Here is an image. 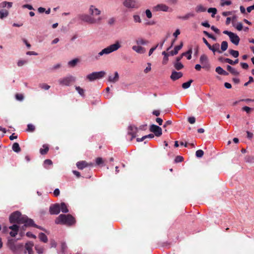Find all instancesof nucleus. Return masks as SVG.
Listing matches in <instances>:
<instances>
[{
    "label": "nucleus",
    "mask_w": 254,
    "mask_h": 254,
    "mask_svg": "<svg viewBox=\"0 0 254 254\" xmlns=\"http://www.w3.org/2000/svg\"><path fill=\"white\" fill-rule=\"evenodd\" d=\"M88 12L89 14H80L77 15V17L82 21L90 24L101 23L102 18L99 16L101 13L100 10L96 7L95 6L91 5L89 6Z\"/></svg>",
    "instance_id": "obj_1"
},
{
    "label": "nucleus",
    "mask_w": 254,
    "mask_h": 254,
    "mask_svg": "<svg viewBox=\"0 0 254 254\" xmlns=\"http://www.w3.org/2000/svg\"><path fill=\"white\" fill-rule=\"evenodd\" d=\"M9 221L11 223L24 224V226H27L28 224H31L33 223L32 219L28 218L25 215H22L18 211H15L11 214L9 216Z\"/></svg>",
    "instance_id": "obj_2"
},
{
    "label": "nucleus",
    "mask_w": 254,
    "mask_h": 254,
    "mask_svg": "<svg viewBox=\"0 0 254 254\" xmlns=\"http://www.w3.org/2000/svg\"><path fill=\"white\" fill-rule=\"evenodd\" d=\"M121 45L120 42L118 41H117L115 42V43L110 45L107 48L103 49L97 55L93 56V59L94 60H98L100 59L101 56H102L104 55H108L114 51H116L118 50L120 48H121Z\"/></svg>",
    "instance_id": "obj_3"
},
{
    "label": "nucleus",
    "mask_w": 254,
    "mask_h": 254,
    "mask_svg": "<svg viewBox=\"0 0 254 254\" xmlns=\"http://www.w3.org/2000/svg\"><path fill=\"white\" fill-rule=\"evenodd\" d=\"M75 223V218L70 214H60L55 220L57 224L71 226Z\"/></svg>",
    "instance_id": "obj_4"
},
{
    "label": "nucleus",
    "mask_w": 254,
    "mask_h": 254,
    "mask_svg": "<svg viewBox=\"0 0 254 254\" xmlns=\"http://www.w3.org/2000/svg\"><path fill=\"white\" fill-rule=\"evenodd\" d=\"M123 4L128 8H138L140 6L138 0H124Z\"/></svg>",
    "instance_id": "obj_5"
},
{
    "label": "nucleus",
    "mask_w": 254,
    "mask_h": 254,
    "mask_svg": "<svg viewBox=\"0 0 254 254\" xmlns=\"http://www.w3.org/2000/svg\"><path fill=\"white\" fill-rule=\"evenodd\" d=\"M106 72L104 71L99 72H93L86 76V78L89 81H93L96 79H100L104 77Z\"/></svg>",
    "instance_id": "obj_6"
},
{
    "label": "nucleus",
    "mask_w": 254,
    "mask_h": 254,
    "mask_svg": "<svg viewBox=\"0 0 254 254\" xmlns=\"http://www.w3.org/2000/svg\"><path fill=\"white\" fill-rule=\"evenodd\" d=\"M223 33L227 35L229 37L230 41L232 43L235 45H238L239 44L240 39L239 37L236 34L227 30L224 31Z\"/></svg>",
    "instance_id": "obj_7"
},
{
    "label": "nucleus",
    "mask_w": 254,
    "mask_h": 254,
    "mask_svg": "<svg viewBox=\"0 0 254 254\" xmlns=\"http://www.w3.org/2000/svg\"><path fill=\"white\" fill-rule=\"evenodd\" d=\"M75 80L74 77L70 75L61 78L59 80V83L60 85L63 86H69L71 83L74 82Z\"/></svg>",
    "instance_id": "obj_8"
},
{
    "label": "nucleus",
    "mask_w": 254,
    "mask_h": 254,
    "mask_svg": "<svg viewBox=\"0 0 254 254\" xmlns=\"http://www.w3.org/2000/svg\"><path fill=\"white\" fill-rule=\"evenodd\" d=\"M200 63L202 64V67L206 70H209L210 68V65L208 62V58L206 55L203 54L200 57Z\"/></svg>",
    "instance_id": "obj_9"
},
{
    "label": "nucleus",
    "mask_w": 254,
    "mask_h": 254,
    "mask_svg": "<svg viewBox=\"0 0 254 254\" xmlns=\"http://www.w3.org/2000/svg\"><path fill=\"white\" fill-rule=\"evenodd\" d=\"M9 249L14 253L17 252L22 247V245H16L13 240H9L7 242Z\"/></svg>",
    "instance_id": "obj_10"
},
{
    "label": "nucleus",
    "mask_w": 254,
    "mask_h": 254,
    "mask_svg": "<svg viewBox=\"0 0 254 254\" xmlns=\"http://www.w3.org/2000/svg\"><path fill=\"white\" fill-rule=\"evenodd\" d=\"M149 130L151 132H153L154 134L157 136H160L162 134V128L155 125H152L150 126Z\"/></svg>",
    "instance_id": "obj_11"
},
{
    "label": "nucleus",
    "mask_w": 254,
    "mask_h": 254,
    "mask_svg": "<svg viewBox=\"0 0 254 254\" xmlns=\"http://www.w3.org/2000/svg\"><path fill=\"white\" fill-rule=\"evenodd\" d=\"M49 212L51 215H57L60 212V205L59 203L51 205L49 208Z\"/></svg>",
    "instance_id": "obj_12"
},
{
    "label": "nucleus",
    "mask_w": 254,
    "mask_h": 254,
    "mask_svg": "<svg viewBox=\"0 0 254 254\" xmlns=\"http://www.w3.org/2000/svg\"><path fill=\"white\" fill-rule=\"evenodd\" d=\"M137 130V128L134 126H130L128 127L127 134L131 136L130 140H132L136 137Z\"/></svg>",
    "instance_id": "obj_13"
},
{
    "label": "nucleus",
    "mask_w": 254,
    "mask_h": 254,
    "mask_svg": "<svg viewBox=\"0 0 254 254\" xmlns=\"http://www.w3.org/2000/svg\"><path fill=\"white\" fill-rule=\"evenodd\" d=\"M93 166V163H88L85 161H80L77 162L76 163V166L80 170H82L84 168L87 167L88 166Z\"/></svg>",
    "instance_id": "obj_14"
},
{
    "label": "nucleus",
    "mask_w": 254,
    "mask_h": 254,
    "mask_svg": "<svg viewBox=\"0 0 254 254\" xmlns=\"http://www.w3.org/2000/svg\"><path fill=\"white\" fill-rule=\"evenodd\" d=\"M191 54H192V48H190L187 52L185 53H183L182 54V55L176 58V62H180L181 60L182 59L183 56H186V54H189V56L187 57V59L188 60H190L191 58Z\"/></svg>",
    "instance_id": "obj_15"
},
{
    "label": "nucleus",
    "mask_w": 254,
    "mask_h": 254,
    "mask_svg": "<svg viewBox=\"0 0 254 254\" xmlns=\"http://www.w3.org/2000/svg\"><path fill=\"white\" fill-rule=\"evenodd\" d=\"M155 11H167L169 9V7L164 4H159L153 7Z\"/></svg>",
    "instance_id": "obj_16"
},
{
    "label": "nucleus",
    "mask_w": 254,
    "mask_h": 254,
    "mask_svg": "<svg viewBox=\"0 0 254 254\" xmlns=\"http://www.w3.org/2000/svg\"><path fill=\"white\" fill-rule=\"evenodd\" d=\"M219 60L220 62L228 63L231 65H235L239 63V59H236L234 61L228 58H219Z\"/></svg>",
    "instance_id": "obj_17"
},
{
    "label": "nucleus",
    "mask_w": 254,
    "mask_h": 254,
    "mask_svg": "<svg viewBox=\"0 0 254 254\" xmlns=\"http://www.w3.org/2000/svg\"><path fill=\"white\" fill-rule=\"evenodd\" d=\"M183 76V73L181 72H177L176 71H173L172 72L171 75L170 76L171 78L173 80H176Z\"/></svg>",
    "instance_id": "obj_18"
},
{
    "label": "nucleus",
    "mask_w": 254,
    "mask_h": 254,
    "mask_svg": "<svg viewBox=\"0 0 254 254\" xmlns=\"http://www.w3.org/2000/svg\"><path fill=\"white\" fill-rule=\"evenodd\" d=\"M119 75L117 71L115 72V75L113 77L112 75H109L108 77V81L110 82L115 83L119 80Z\"/></svg>",
    "instance_id": "obj_19"
},
{
    "label": "nucleus",
    "mask_w": 254,
    "mask_h": 254,
    "mask_svg": "<svg viewBox=\"0 0 254 254\" xmlns=\"http://www.w3.org/2000/svg\"><path fill=\"white\" fill-rule=\"evenodd\" d=\"M33 246L34 244L31 242H29L25 244V249L28 251L29 254H33V251L32 250Z\"/></svg>",
    "instance_id": "obj_20"
},
{
    "label": "nucleus",
    "mask_w": 254,
    "mask_h": 254,
    "mask_svg": "<svg viewBox=\"0 0 254 254\" xmlns=\"http://www.w3.org/2000/svg\"><path fill=\"white\" fill-rule=\"evenodd\" d=\"M183 46V43L182 42L179 45L176 46L175 47L174 51H172L170 52V55L171 56L177 55L179 51L182 48Z\"/></svg>",
    "instance_id": "obj_21"
},
{
    "label": "nucleus",
    "mask_w": 254,
    "mask_h": 254,
    "mask_svg": "<svg viewBox=\"0 0 254 254\" xmlns=\"http://www.w3.org/2000/svg\"><path fill=\"white\" fill-rule=\"evenodd\" d=\"M132 50L139 54H143L145 52V49L140 46H133L132 48Z\"/></svg>",
    "instance_id": "obj_22"
},
{
    "label": "nucleus",
    "mask_w": 254,
    "mask_h": 254,
    "mask_svg": "<svg viewBox=\"0 0 254 254\" xmlns=\"http://www.w3.org/2000/svg\"><path fill=\"white\" fill-rule=\"evenodd\" d=\"M194 16H195V14L193 13L190 12V13H187L184 16H178V18L181 19H182V20H188L189 19H190L191 17H193Z\"/></svg>",
    "instance_id": "obj_23"
},
{
    "label": "nucleus",
    "mask_w": 254,
    "mask_h": 254,
    "mask_svg": "<svg viewBox=\"0 0 254 254\" xmlns=\"http://www.w3.org/2000/svg\"><path fill=\"white\" fill-rule=\"evenodd\" d=\"M227 69L234 75H238L239 74V72L235 68L230 65H228L227 66Z\"/></svg>",
    "instance_id": "obj_24"
},
{
    "label": "nucleus",
    "mask_w": 254,
    "mask_h": 254,
    "mask_svg": "<svg viewBox=\"0 0 254 254\" xmlns=\"http://www.w3.org/2000/svg\"><path fill=\"white\" fill-rule=\"evenodd\" d=\"M136 43L138 45H144L147 44L149 42L147 40H144L142 38H138L135 41Z\"/></svg>",
    "instance_id": "obj_25"
},
{
    "label": "nucleus",
    "mask_w": 254,
    "mask_h": 254,
    "mask_svg": "<svg viewBox=\"0 0 254 254\" xmlns=\"http://www.w3.org/2000/svg\"><path fill=\"white\" fill-rule=\"evenodd\" d=\"M211 50L214 53L215 52H217L219 53H222V51L219 50V44L218 43H216L214 44L212 46H211Z\"/></svg>",
    "instance_id": "obj_26"
},
{
    "label": "nucleus",
    "mask_w": 254,
    "mask_h": 254,
    "mask_svg": "<svg viewBox=\"0 0 254 254\" xmlns=\"http://www.w3.org/2000/svg\"><path fill=\"white\" fill-rule=\"evenodd\" d=\"M39 238L41 242L47 243L48 242V237L43 233H40L39 234Z\"/></svg>",
    "instance_id": "obj_27"
},
{
    "label": "nucleus",
    "mask_w": 254,
    "mask_h": 254,
    "mask_svg": "<svg viewBox=\"0 0 254 254\" xmlns=\"http://www.w3.org/2000/svg\"><path fill=\"white\" fill-rule=\"evenodd\" d=\"M60 210L63 213H67L68 212V209L67 207L66 204L64 202H62L60 204Z\"/></svg>",
    "instance_id": "obj_28"
},
{
    "label": "nucleus",
    "mask_w": 254,
    "mask_h": 254,
    "mask_svg": "<svg viewBox=\"0 0 254 254\" xmlns=\"http://www.w3.org/2000/svg\"><path fill=\"white\" fill-rule=\"evenodd\" d=\"M12 148V150L16 153H19L21 151V148L17 142H15L13 144Z\"/></svg>",
    "instance_id": "obj_29"
},
{
    "label": "nucleus",
    "mask_w": 254,
    "mask_h": 254,
    "mask_svg": "<svg viewBox=\"0 0 254 254\" xmlns=\"http://www.w3.org/2000/svg\"><path fill=\"white\" fill-rule=\"evenodd\" d=\"M206 10V8L201 4H199L195 7V11L197 12H205Z\"/></svg>",
    "instance_id": "obj_30"
},
{
    "label": "nucleus",
    "mask_w": 254,
    "mask_h": 254,
    "mask_svg": "<svg viewBox=\"0 0 254 254\" xmlns=\"http://www.w3.org/2000/svg\"><path fill=\"white\" fill-rule=\"evenodd\" d=\"M8 15V11L6 9H1L0 10V18L3 19L7 16Z\"/></svg>",
    "instance_id": "obj_31"
},
{
    "label": "nucleus",
    "mask_w": 254,
    "mask_h": 254,
    "mask_svg": "<svg viewBox=\"0 0 254 254\" xmlns=\"http://www.w3.org/2000/svg\"><path fill=\"white\" fill-rule=\"evenodd\" d=\"M44 149L41 148L40 149V152L42 155H45L49 151V147L47 145L44 144L43 145Z\"/></svg>",
    "instance_id": "obj_32"
},
{
    "label": "nucleus",
    "mask_w": 254,
    "mask_h": 254,
    "mask_svg": "<svg viewBox=\"0 0 254 254\" xmlns=\"http://www.w3.org/2000/svg\"><path fill=\"white\" fill-rule=\"evenodd\" d=\"M175 68L179 70L182 69L184 67L183 64L180 62H175L174 64Z\"/></svg>",
    "instance_id": "obj_33"
},
{
    "label": "nucleus",
    "mask_w": 254,
    "mask_h": 254,
    "mask_svg": "<svg viewBox=\"0 0 254 254\" xmlns=\"http://www.w3.org/2000/svg\"><path fill=\"white\" fill-rule=\"evenodd\" d=\"M35 249L39 254H42L44 253V248L41 246L36 245L35 246Z\"/></svg>",
    "instance_id": "obj_34"
},
{
    "label": "nucleus",
    "mask_w": 254,
    "mask_h": 254,
    "mask_svg": "<svg viewBox=\"0 0 254 254\" xmlns=\"http://www.w3.org/2000/svg\"><path fill=\"white\" fill-rule=\"evenodd\" d=\"M228 48V43L226 41H223L221 45V51L224 52L226 51Z\"/></svg>",
    "instance_id": "obj_35"
},
{
    "label": "nucleus",
    "mask_w": 254,
    "mask_h": 254,
    "mask_svg": "<svg viewBox=\"0 0 254 254\" xmlns=\"http://www.w3.org/2000/svg\"><path fill=\"white\" fill-rule=\"evenodd\" d=\"M193 82V80L190 79L188 82H185L182 84V87L184 89H187L190 86L191 83Z\"/></svg>",
    "instance_id": "obj_36"
},
{
    "label": "nucleus",
    "mask_w": 254,
    "mask_h": 254,
    "mask_svg": "<svg viewBox=\"0 0 254 254\" xmlns=\"http://www.w3.org/2000/svg\"><path fill=\"white\" fill-rule=\"evenodd\" d=\"M207 11L209 13H212L211 16L212 17H214L215 15L217 13V9L216 8H213V7L209 8L208 9Z\"/></svg>",
    "instance_id": "obj_37"
},
{
    "label": "nucleus",
    "mask_w": 254,
    "mask_h": 254,
    "mask_svg": "<svg viewBox=\"0 0 254 254\" xmlns=\"http://www.w3.org/2000/svg\"><path fill=\"white\" fill-rule=\"evenodd\" d=\"M229 53L230 55H231L233 57L235 58L238 57L239 55V53L238 51H235L234 50H229Z\"/></svg>",
    "instance_id": "obj_38"
},
{
    "label": "nucleus",
    "mask_w": 254,
    "mask_h": 254,
    "mask_svg": "<svg viewBox=\"0 0 254 254\" xmlns=\"http://www.w3.org/2000/svg\"><path fill=\"white\" fill-rule=\"evenodd\" d=\"M78 61V60L77 59H73V60L69 61L68 63V65H69L71 67H74L77 64Z\"/></svg>",
    "instance_id": "obj_39"
},
{
    "label": "nucleus",
    "mask_w": 254,
    "mask_h": 254,
    "mask_svg": "<svg viewBox=\"0 0 254 254\" xmlns=\"http://www.w3.org/2000/svg\"><path fill=\"white\" fill-rule=\"evenodd\" d=\"M75 89L81 96H84V90L83 89L79 86H76Z\"/></svg>",
    "instance_id": "obj_40"
},
{
    "label": "nucleus",
    "mask_w": 254,
    "mask_h": 254,
    "mask_svg": "<svg viewBox=\"0 0 254 254\" xmlns=\"http://www.w3.org/2000/svg\"><path fill=\"white\" fill-rule=\"evenodd\" d=\"M133 19L134 22L135 23H141V19L140 18V16L138 15H133Z\"/></svg>",
    "instance_id": "obj_41"
},
{
    "label": "nucleus",
    "mask_w": 254,
    "mask_h": 254,
    "mask_svg": "<svg viewBox=\"0 0 254 254\" xmlns=\"http://www.w3.org/2000/svg\"><path fill=\"white\" fill-rule=\"evenodd\" d=\"M61 246V252L63 253H64L67 249V247L66 246V243L65 242H62Z\"/></svg>",
    "instance_id": "obj_42"
},
{
    "label": "nucleus",
    "mask_w": 254,
    "mask_h": 254,
    "mask_svg": "<svg viewBox=\"0 0 254 254\" xmlns=\"http://www.w3.org/2000/svg\"><path fill=\"white\" fill-rule=\"evenodd\" d=\"M35 127L34 125L32 124H28L27 125V129L26 130L29 132H33L35 130Z\"/></svg>",
    "instance_id": "obj_43"
},
{
    "label": "nucleus",
    "mask_w": 254,
    "mask_h": 254,
    "mask_svg": "<svg viewBox=\"0 0 254 254\" xmlns=\"http://www.w3.org/2000/svg\"><path fill=\"white\" fill-rule=\"evenodd\" d=\"M204 152L202 150H198L196 151L195 155L198 158H201L203 156Z\"/></svg>",
    "instance_id": "obj_44"
},
{
    "label": "nucleus",
    "mask_w": 254,
    "mask_h": 254,
    "mask_svg": "<svg viewBox=\"0 0 254 254\" xmlns=\"http://www.w3.org/2000/svg\"><path fill=\"white\" fill-rule=\"evenodd\" d=\"M27 226H33V227H35V228H38V229H41V230H42L45 231V229H44V228H43L42 227L39 226H38V225H37L35 224L34 223V221H33V223H32V224H28Z\"/></svg>",
    "instance_id": "obj_45"
},
{
    "label": "nucleus",
    "mask_w": 254,
    "mask_h": 254,
    "mask_svg": "<svg viewBox=\"0 0 254 254\" xmlns=\"http://www.w3.org/2000/svg\"><path fill=\"white\" fill-rule=\"evenodd\" d=\"M116 21V18L114 17L110 18L108 20V23L110 25H113L114 24Z\"/></svg>",
    "instance_id": "obj_46"
},
{
    "label": "nucleus",
    "mask_w": 254,
    "mask_h": 254,
    "mask_svg": "<svg viewBox=\"0 0 254 254\" xmlns=\"http://www.w3.org/2000/svg\"><path fill=\"white\" fill-rule=\"evenodd\" d=\"M39 87L45 90H48L50 86L45 83H42L39 85Z\"/></svg>",
    "instance_id": "obj_47"
},
{
    "label": "nucleus",
    "mask_w": 254,
    "mask_h": 254,
    "mask_svg": "<svg viewBox=\"0 0 254 254\" xmlns=\"http://www.w3.org/2000/svg\"><path fill=\"white\" fill-rule=\"evenodd\" d=\"M9 228L12 230L13 231L18 232L19 227L16 224H14L12 226H10Z\"/></svg>",
    "instance_id": "obj_48"
},
{
    "label": "nucleus",
    "mask_w": 254,
    "mask_h": 254,
    "mask_svg": "<svg viewBox=\"0 0 254 254\" xmlns=\"http://www.w3.org/2000/svg\"><path fill=\"white\" fill-rule=\"evenodd\" d=\"M15 98L16 99L18 100V101H22L24 99V96L22 94H16L15 95Z\"/></svg>",
    "instance_id": "obj_49"
},
{
    "label": "nucleus",
    "mask_w": 254,
    "mask_h": 254,
    "mask_svg": "<svg viewBox=\"0 0 254 254\" xmlns=\"http://www.w3.org/2000/svg\"><path fill=\"white\" fill-rule=\"evenodd\" d=\"M104 161L102 158L101 157H97L96 159V163L97 165H100L101 164H102L103 163Z\"/></svg>",
    "instance_id": "obj_50"
},
{
    "label": "nucleus",
    "mask_w": 254,
    "mask_h": 254,
    "mask_svg": "<svg viewBox=\"0 0 254 254\" xmlns=\"http://www.w3.org/2000/svg\"><path fill=\"white\" fill-rule=\"evenodd\" d=\"M184 160V158L181 156H177L175 159V162L176 163L182 162Z\"/></svg>",
    "instance_id": "obj_51"
},
{
    "label": "nucleus",
    "mask_w": 254,
    "mask_h": 254,
    "mask_svg": "<svg viewBox=\"0 0 254 254\" xmlns=\"http://www.w3.org/2000/svg\"><path fill=\"white\" fill-rule=\"evenodd\" d=\"M232 4V2L230 0L222 1L221 3V5L224 6L225 5H230Z\"/></svg>",
    "instance_id": "obj_52"
},
{
    "label": "nucleus",
    "mask_w": 254,
    "mask_h": 254,
    "mask_svg": "<svg viewBox=\"0 0 254 254\" xmlns=\"http://www.w3.org/2000/svg\"><path fill=\"white\" fill-rule=\"evenodd\" d=\"M252 110V108L248 107V106H245L242 108V110L243 111H245L247 112V113L249 114L250 113L251 111Z\"/></svg>",
    "instance_id": "obj_53"
},
{
    "label": "nucleus",
    "mask_w": 254,
    "mask_h": 254,
    "mask_svg": "<svg viewBox=\"0 0 254 254\" xmlns=\"http://www.w3.org/2000/svg\"><path fill=\"white\" fill-rule=\"evenodd\" d=\"M145 14L147 18H151L152 16V13L149 9H146L145 10Z\"/></svg>",
    "instance_id": "obj_54"
},
{
    "label": "nucleus",
    "mask_w": 254,
    "mask_h": 254,
    "mask_svg": "<svg viewBox=\"0 0 254 254\" xmlns=\"http://www.w3.org/2000/svg\"><path fill=\"white\" fill-rule=\"evenodd\" d=\"M223 70L224 69L222 67H221L220 66H218L215 69L216 72H217L219 74H220V75H221Z\"/></svg>",
    "instance_id": "obj_55"
},
{
    "label": "nucleus",
    "mask_w": 254,
    "mask_h": 254,
    "mask_svg": "<svg viewBox=\"0 0 254 254\" xmlns=\"http://www.w3.org/2000/svg\"><path fill=\"white\" fill-rule=\"evenodd\" d=\"M147 65H148V66H147L146 67V68L144 70V72L145 73H148L149 71H150L151 69V64L150 63H148L147 64Z\"/></svg>",
    "instance_id": "obj_56"
},
{
    "label": "nucleus",
    "mask_w": 254,
    "mask_h": 254,
    "mask_svg": "<svg viewBox=\"0 0 254 254\" xmlns=\"http://www.w3.org/2000/svg\"><path fill=\"white\" fill-rule=\"evenodd\" d=\"M188 122L191 124H193L195 122V118L194 117H190L188 118Z\"/></svg>",
    "instance_id": "obj_57"
},
{
    "label": "nucleus",
    "mask_w": 254,
    "mask_h": 254,
    "mask_svg": "<svg viewBox=\"0 0 254 254\" xmlns=\"http://www.w3.org/2000/svg\"><path fill=\"white\" fill-rule=\"evenodd\" d=\"M26 63H27V61H26L20 60V61H19L18 62L17 65H18V66H21L23 65L24 64H25Z\"/></svg>",
    "instance_id": "obj_58"
},
{
    "label": "nucleus",
    "mask_w": 254,
    "mask_h": 254,
    "mask_svg": "<svg viewBox=\"0 0 254 254\" xmlns=\"http://www.w3.org/2000/svg\"><path fill=\"white\" fill-rule=\"evenodd\" d=\"M22 7L25 8H27L30 10H34V8L33 7V6L31 5H30V4H24L22 5Z\"/></svg>",
    "instance_id": "obj_59"
},
{
    "label": "nucleus",
    "mask_w": 254,
    "mask_h": 254,
    "mask_svg": "<svg viewBox=\"0 0 254 254\" xmlns=\"http://www.w3.org/2000/svg\"><path fill=\"white\" fill-rule=\"evenodd\" d=\"M51 248H56L57 247V243L54 240L50 241Z\"/></svg>",
    "instance_id": "obj_60"
},
{
    "label": "nucleus",
    "mask_w": 254,
    "mask_h": 254,
    "mask_svg": "<svg viewBox=\"0 0 254 254\" xmlns=\"http://www.w3.org/2000/svg\"><path fill=\"white\" fill-rule=\"evenodd\" d=\"M158 44L156 45L155 47L151 48L149 51V56H151V55L153 53V52L156 50V49L158 46Z\"/></svg>",
    "instance_id": "obj_61"
},
{
    "label": "nucleus",
    "mask_w": 254,
    "mask_h": 254,
    "mask_svg": "<svg viewBox=\"0 0 254 254\" xmlns=\"http://www.w3.org/2000/svg\"><path fill=\"white\" fill-rule=\"evenodd\" d=\"M202 40L203 42L205 44V45L207 46L208 49H211V46L210 45V44H209L206 39L205 38H203Z\"/></svg>",
    "instance_id": "obj_62"
},
{
    "label": "nucleus",
    "mask_w": 254,
    "mask_h": 254,
    "mask_svg": "<svg viewBox=\"0 0 254 254\" xmlns=\"http://www.w3.org/2000/svg\"><path fill=\"white\" fill-rule=\"evenodd\" d=\"M240 64H241L242 67L244 69H247L249 67V65L247 63H241Z\"/></svg>",
    "instance_id": "obj_63"
},
{
    "label": "nucleus",
    "mask_w": 254,
    "mask_h": 254,
    "mask_svg": "<svg viewBox=\"0 0 254 254\" xmlns=\"http://www.w3.org/2000/svg\"><path fill=\"white\" fill-rule=\"evenodd\" d=\"M236 28L239 31L242 30L243 29L242 24L241 23H238L237 26H236Z\"/></svg>",
    "instance_id": "obj_64"
}]
</instances>
